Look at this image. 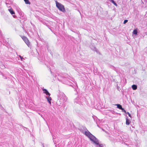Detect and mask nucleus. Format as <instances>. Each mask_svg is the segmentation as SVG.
Listing matches in <instances>:
<instances>
[{"label": "nucleus", "instance_id": "nucleus-1", "mask_svg": "<svg viewBox=\"0 0 147 147\" xmlns=\"http://www.w3.org/2000/svg\"><path fill=\"white\" fill-rule=\"evenodd\" d=\"M58 99H59V101L61 103H63L66 101L67 98L64 93L59 91L58 95Z\"/></svg>", "mask_w": 147, "mask_h": 147}, {"label": "nucleus", "instance_id": "nucleus-2", "mask_svg": "<svg viewBox=\"0 0 147 147\" xmlns=\"http://www.w3.org/2000/svg\"><path fill=\"white\" fill-rule=\"evenodd\" d=\"M88 136H90L91 138H90V140L97 145H98L100 147H103L102 145L101 144H99L98 142V140L94 136H93L91 133H89Z\"/></svg>", "mask_w": 147, "mask_h": 147}, {"label": "nucleus", "instance_id": "nucleus-3", "mask_svg": "<svg viewBox=\"0 0 147 147\" xmlns=\"http://www.w3.org/2000/svg\"><path fill=\"white\" fill-rule=\"evenodd\" d=\"M56 6L59 9L63 12V13L65 12L66 11L65 9L64 6L60 3L58 2L57 1H56Z\"/></svg>", "mask_w": 147, "mask_h": 147}, {"label": "nucleus", "instance_id": "nucleus-4", "mask_svg": "<svg viewBox=\"0 0 147 147\" xmlns=\"http://www.w3.org/2000/svg\"><path fill=\"white\" fill-rule=\"evenodd\" d=\"M86 100V98L84 97H80L77 98L75 100V102L79 104L82 105Z\"/></svg>", "mask_w": 147, "mask_h": 147}, {"label": "nucleus", "instance_id": "nucleus-5", "mask_svg": "<svg viewBox=\"0 0 147 147\" xmlns=\"http://www.w3.org/2000/svg\"><path fill=\"white\" fill-rule=\"evenodd\" d=\"M80 131L82 132L83 133H84V131H85L84 132V134L86 135V136H87L90 139V138H91L89 136H88V134H89V133H91L88 129H87V128L83 126L80 129Z\"/></svg>", "mask_w": 147, "mask_h": 147}, {"label": "nucleus", "instance_id": "nucleus-6", "mask_svg": "<svg viewBox=\"0 0 147 147\" xmlns=\"http://www.w3.org/2000/svg\"><path fill=\"white\" fill-rule=\"evenodd\" d=\"M42 90L44 93L45 94L47 95H48L49 96H50V94L48 92V91L47 89L43 88Z\"/></svg>", "mask_w": 147, "mask_h": 147}, {"label": "nucleus", "instance_id": "nucleus-7", "mask_svg": "<svg viewBox=\"0 0 147 147\" xmlns=\"http://www.w3.org/2000/svg\"><path fill=\"white\" fill-rule=\"evenodd\" d=\"M45 98H47V101L49 103L51 104V100H52L50 96H45Z\"/></svg>", "mask_w": 147, "mask_h": 147}, {"label": "nucleus", "instance_id": "nucleus-8", "mask_svg": "<svg viewBox=\"0 0 147 147\" xmlns=\"http://www.w3.org/2000/svg\"><path fill=\"white\" fill-rule=\"evenodd\" d=\"M13 1L12 0H7L5 2L6 5H10L12 3Z\"/></svg>", "mask_w": 147, "mask_h": 147}, {"label": "nucleus", "instance_id": "nucleus-9", "mask_svg": "<svg viewBox=\"0 0 147 147\" xmlns=\"http://www.w3.org/2000/svg\"><path fill=\"white\" fill-rule=\"evenodd\" d=\"M126 125H128L130 124V121L128 119V117H127L126 118Z\"/></svg>", "mask_w": 147, "mask_h": 147}, {"label": "nucleus", "instance_id": "nucleus-10", "mask_svg": "<svg viewBox=\"0 0 147 147\" xmlns=\"http://www.w3.org/2000/svg\"><path fill=\"white\" fill-rule=\"evenodd\" d=\"M8 9L11 14L13 15L15 14V12L13 10L12 8Z\"/></svg>", "mask_w": 147, "mask_h": 147}, {"label": "nucleus", "instance_id": "nucleus-11", "mask_svg": "<svg viewBox=\"0 0 147 147\" xmlns=\"http://www.w3.org/2000/svg\"><path fill=\"white\" fill-rule=\"evenodd\" d=\"M115 105L117 106V108H118L120 109L121 110V109L122 108V106L121 105H120V104H115Z\"/></svg>", "mask_w": 147, "mask_h": 147}, {"label": "nucleus", "instance_id": "nucleus-12", "mask_svg": "<svg viewBox=\"0 0 147 147\" xmlns=\"http://www.w3.org/2000/svg\"><path fill=\"white\" fill-rule=\"evenodd\" d=\"M132 88L133 90H136L137 88V86L136 85L133 84L132 86Z\"/></svg>", "mask_w": 147, "mask_h": 147}, {"label": "nucleus", "instance_id": "nucleus-13", "mask_svg": "<svg viewBox=\"0 0 147 147\" xmlns=\"http://www.w3.org/2000/svg\"><path fill=\"white\" fill-rule=\"evenodd\" d=\"M109 1L112 2L116 6H117L118 5L113 0H109Z\"/></svg>", "mask_w": 147, "mask_h": 147}, {"label": "nucleus", "instance_id": "nucleus-14", "mask_svg": "<svg viewBox=\"0 0 147 147\" xmlns=\"http://www.w3.org/2000/svg\"><path fill=\"white\" fill-rule=\"evenodd\" d=\"M22 38L25 42H26L28 40V39L25 36H23L22 37Z\"/></svg>", "mask_w": 147, "mask_h": 147}, {"label": "nucleus", "instance_id": "nucleus-15", "mask_svg": "<svg viewBox=\"0 0 147 147\" xmlns=\"http://www.w3.org/2000/svg\"><path fill=\"white\" fill-rule=\"evenodd\" d=\"M133 33L134 34H135V35H137L138 32L137 30L136 29H134V30L133 31Z\"/></svg>", "mask_w": 147, "mask_h": 147}, {"label": "nucleus", "instance_id": "nucleus-16", "mask_svg": "<svg viewBox=\"0 0 147 147\" xmlns=\"http://www.w3.org/2000/svg\"><path fill=\"white\" fill-rule=\"evenodd\" d=\"M25 42L27 44V45H28V46L29 47H30V42H29L28 40L27 41Z\"/></svg>", "mask_w": 147, "mask_h": 147}, {"label": "nucleus", "instance_id": "nucleus-17", "mask_svg": "<svg viewBox=\"0 0 147 147\" xmlns=\"http://www.w3.org/2000/svg\"><path fill=\"white\" fill-rule=\"evenodd\" d=\"M24 1L26 4H30L31 3L28 0H24Z\"/></svg>", "mask_w": 147, "mask_h": 147}, {"label": "nucleus", "instance_id": "nucleus-18", "mask_svg": "<svg viewBox=\"0 0 147 147\" xmlns=\"http://www.w3.org/2000/svg\"><path fill=\"white\" fill-rule=\"evenodd\" d=\"M125 113L126 114L128 115L129 116V117H131V116L130 114L128 112H126V113Z\"/></svg>", "mask_w": 147, "mask_h": 147}, {"label": "nucleus", "instance_id": "nucleus-19", "mask_svg": "<svg viewBox=\"0 0 147 147\" xmlns=\"http://www.w3.org/2000/svg\"><path fill=\"white\" fill-rule=\"evenodd\" d=\"M121 110H122L123 112H124L125 113H126V111L124 109V108H122Z\"/></svg>", "mask_w": 147, "mask_h": 147}, {"label": "nucleus", "instance_id": "nucleus-20", "mask_svg": "<svg viewBox=\"0 0 147 147\" xmlns=\"http://www.w3.org/2000/svg\"><path fill=\"white\" fill-rule=\"evenodd\" d=\"M128 20H125L123 22V24H126L128 22Z\"/></svg>", "mask_w": 147, "mask_h": 147}, {"label": "nucleus", "instance_id": "nucleus-21", "mask_svg": "<svg viewBox=\"0 0 147 147\" xmlns=\"http://www.w3.org/2000/svg\"><path fill=\"white\" fill-rule=\"evenodd\" d=\"M0 109L1 110H2L4 109L3 107L0 104Z\"/></svg>", "mask_w": 147, "mask_h": 147}, {"label": "nucleus", "instance_id": "nucleus-22", "mask_svg": "<svg viewBox=\"0 0 147 147\" xmlns=\"http://www.w3.org/2000/svg\"><path fill=\"white\" fill-rule=\"evenodd\" d=\"M1 74L3 76V78L5 79H7V77L5 76L4 75V74H3V73H1Z\"/></svg>", "mask_w": 147, "mask_h": 147}, {"label": "nucleus", "instance_id": "nucleus-23", "mask_svg": "<svg viewBox=\"0 0 147 147\" xmlns=\"http://www.w3.org/2000/svg\"><path fill=\"white\" fill-rule=\"evenodd\" d=\"M111 68L113 69L114 70H115V67L113 66H111Z\"/></svg>", "mask_w": 147, "mask_h": 147}, {"label": "nucleus", "instance_id": "nucleus-24", "mask_svg": "<svg viewBox=\"0 0 147 147\" xmlns=\"http://www.w3.org/2000/svg\"><path fill=\"white\" fill-rule=\"evenodd\" d=\"M20 57L21 60H22V59H23V57L21 56H19Z\"/></svg>", "mask_w": 147, "mask_h": 147}, {"label": "nucleus", "instance_id": "nucleus-25", "mask_svg": "<svg viewBox=\"0 0 147 147\" xmlns=\"http://www.w3.org/2000/svg\"><path fill=\"white\" fill-rule=\"evenodd\" d=\"M94 49H95V51H96V52L97 53H98V50H97V49H96L95 48V47H94Z\"/></svg>", "mask_w": 147, "mask_h": 147}, {"label": "nucleus", "instance_id": "nucleus-26", "mask_svg": "<svg viewBox=\"0 0 147 147\" xmlns=\"http://www.w3.org/2000/svg\"><path fill=\"white\" fill-rule=\"evenodd\" d=\"M19 106L20 107H23H23H22L21 106V103L20 102V103L19 104Z\"/></svg>", "mask_w": 147, "mask_h": 147}, {"label": "nucleus", "instance_id": "nucleus-27", "mask_svg": "<svg viewBox=\"0 0 147 147\" xmlns=\"http://www.w3.org/2000/svg\"><path fill=\"white\" fill-rule=\"evenodd\" d=\"M10 5H7V6L8 7H10V6H9Z\"/></svg>", "mask_w": 147, "mask_h": 147}, {"label": "nucleus", "instance_id": "nucleus-28", "mask_svg": "<svg viewBox=\"0 0 147 147\" xmlns=\"http://www.w3.org/2000/svg\"><path fill=\"white\" fill-rule=\"evenodd\" d=\"M2 68L3 69V68H4L5 67V66L4 65L2 66Z\"/></svg>", "mask_w": 147, "mask_h": 147}, {"label": "nucleus", "instance_id": "nucleus-29", "mask_svg": "<svg viewBox=\"0 0 147 147\" xmlns=\"http://www.w3.org/2000/svg\"><path fill=\"white\" fill-rule=\"evenodd\" d=\"M42 145H43V147H44V145L43 144H42Z\"/></svg>", "mask_w": 147, "mask_h": 147}, {"label": "nucleus", "instance_id": "nucleus-30", "mask_svg": "<svg viewBox=\"0 0 147 147\" xmlns=\"http://www.w3.org/2000/svg\"><path fill=\"white\" fill-rule=\"evenodd\" d=\"M102 129V130H103V131H104V129Z\"/></svg>", "mask_w": 147, "mask_h": 147}, {"label": "nucleus", "instance_id": "nucleus-31", "mask_svg": "<svg viewBox=\"0 0 147 147\" xmlns=\"http://www.w3.org/2000/svg\"><path fill=\"white\" fill-rule=\"evenodd\" d=\"M97 126L98 127H99L98 126V125H97Z\"/></svg>", "mask_w": 147, "mask_h": 147}, {"label": "nucleus", "instance_id": "nucleus-32", "mask_svg": "<svg viewBox=\"0 0 147 147\" xmlns=\"http://www.w3.org/2000/svg\"><path fill=\"white\" fill-rule=\"evenodd\" d=\"M51 71V73H52V71Z\"/></svg>", "mask_w": 147, "mask_h": 147}, {"label": "nucleus", "instance_id": "nucleus-33", "mask_svg": "<svg viewBox=\"0 0 147 147\" xmlns=\"http://www.w3.org/2000/svg\"><path fill=\"white\" fill-rule=\"evenodd\" d=\"M23 106V107H24V106L23 105L22 106ZM24 106H25V105H24Z\"/></svg>", "mask_w": 147, "mask_h": 147}]
</instances>
